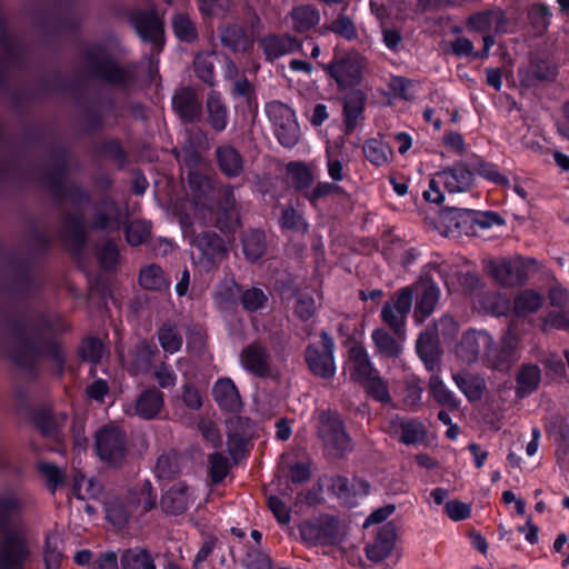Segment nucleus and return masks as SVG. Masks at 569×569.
I'll list each match as a JSON object with an SVG mask.
<instances>
[{
	"mask_svg": "<svg viewBox=\"0 0 569 569\" xmlns=\"http://www.w3.org/2000/svg\"><path fill=\"white\" fill-rule=\"evenodd\" d=\"M480 343L486 348L487 366L507 372L519 359V338L516 333L508 330L495 345L492 337L487 331H468L463 335L460 342L461 349H467L468 361H476L480 355Z\"/></svg>",
	"mask_w": 569,
	"mask_h": 569,
	"instance_id": "f257e3e1",
	"label": "nucleus"
},
{
	"mask_svg": "<svg viewBox=\"0 0 569 569\" xmlns=\"http://www.w3.org/2000/svg\"><path fill=\"white\" fill-rule=\"evenodd\" d=\"M440 217L441 220L446 222L448 229L466 234L475 232L476 226L480 229H489L493 226L506 224L505 218L491 210L479 211L457 207H445L441 210Z\"/></svg>",
	"mask_w": 569,
	"mask_h": 569,
	"instance_id": "f03ea898",
	"label": "nucleus"
},
{
	"mask_svg": "<svg viewBox=\"0 0 569 569\" xmlns=\"http://www.w3.org/2000/svg\"><path fill=\"white\" fill-rule=\"evenodd\" d=\"M266 113L273 124L274 134L286 148L296 146L300 138V128L295 111L280 101L266 104Z\"/></svg>",
	"mask_w": 569,
	"mask_h": 569,
	"instance_id": "7ed1b4c3",
	"label": "nucleus"
},
{
	"mask_svg": "<svg viewBox=\"0 0 569 569\" xmlns=\"http://www.w3.org/2000/svg\"><path fill=\"white\" fill-rule=\"evenodd\" d=\"M299 531L303 541L309 545H336L345 535L343 526L327 515L302 522Z\"/></svg>",
	"mask_w": 569,
	"mask_h": 569,
	"instance_id": "20e7f679",
	"label": "nucleus"
},
{
	"mask_svg": "<svg viewBox=\"0 0 569 569\" xmlns=\"http://www.w3.org/2000/svg\"><path fill=\"white\" fill-rule=\"evenodd\" d=\"M487 272L500 286L510 288L525 284L528 278L523 263L508 258L490 260Z\"/></svg>",
	"mask_w": 569,
	"mask_h": 569,
	"instance_id": "39448f33",
	"label": "nucleus"
},
{
	"mask_svg": "<svg viewBox=\"0 0 569 569\" xmlns=\"http://www.w3.org/2000/svg\"><path fill=\"white\" fill-rule=\"evenodd\" d=\"M306 361L310 370L319 377L331 378L335 375L333 341L326 332H322L319 346L308 347Z\"/></svg>",
	"mask_w": 569,
	"mask_h": 569,
	"instance_id": "423d86ee",
	"label": "nucleus"
},
{
	"mask_svg": "<svg viewBox=\"0 0 569 569\" xmlns=\"http://www.w3.org/2000/svg\"><path fill=\"white\" fill-rule=\"evenodd\" d=\"M437 177L449 193L467 192L473 188L476 181L470 160L456 161L452 166L438 171Z\"/></svg>",
	"mask_w": 569,
	"mask_h": 569,
	"instance_id": "0eeeda50",
	"label": "nucleus"
},
{
	"mask_svg": "<svg viewBox=\"0 0 569 569\" xmlns=\"http://www.w3.org/2000/svg\"><path fill=\"white\" fill-rule=\"evenodd\" d=\"M96 449L101 460L118 463L126 453L124 436L117 427H106L96 436Z\"/></svg>",
	"mask_w": 569,
	"mask_h": 569,
	"instance_id": "6e6552de",
	"label": "nucleus"
},
{
	"mask_svg": "<svg viewBox=\"0 0 569 569\" xmlns=\"http://www.w3.org/2000/svg\"><path fill=\"white\" fill-rule=\"evenodd\" d=\"M318 433L326 446L332 447L340 452L350 448V439L345 432L339 416L336 412L322 411L319 413Z\"/></svg>",
	"mask_w": 569,
	"mask_h": 569,
	"instance_id": "1a4fd4ad",
	"label": "nucleus"
},
{
	"mask_svg": "<svg viewBox=\"0 0 569 569\" xmlns=\"http://www.w3.org/2000/svg\"><path fill=\"white\" fill-rule=\"evenodd\" d=\"M558 73L559 70L555 63L540 57H531L529 67L518 71L520 83L525 88L535 87L538 82H553Z\"/></svg>",
	"mask_w": 569,
	"mask_h": 569,
	"instance_id": "9d476101",
	"label": "nucleus"
},
{
	"mask_svg": "<svg viewBox=\"0 0 569 569\" xmlns=\"http://www.w3.org/2000/svg\"><path fill=\"white\" fill-rule=\"evenodd\" d=\"M345 372L355 381L365 383L376 377L369 362L368 356L362 347L353 346L349 350V358L345 366Z\"/></svg>",
	"mask_w": 569,
	"mask_h": 569,
	"instance_id": "9b49d317",
	"label": "nucleus"
},
{
	"mask_svg": "<svg viewBox=\"0 0 569 569\" xmlns=\"http://www.w3.org/2000/svg\"><path fill=\"white\" fill-rule=\"evenodd\" d=\"M515 380L517 382L516 398L525 399L538 390L541 382V369L535 363H522L516 373Z\"/></svg>",
	"mask_w": 569,
	"mask_h": 569,
	"instance_id": "f8f14e48",
	"label": "nucleus"
},
{
	"mask_svg": "<svg viewBox=\"0 0 569 569\" xmlns=\"http://www.w3.org/2000/svg\"><path fill=\"white\" fill-rule=\"evenodd\" d=\"M323 68L329 71L331 77L335 78L341 87L352 86L359 80L361 74L360 64L351 58L337 60L331 64L323 66Z\"/></svg>",
	"mask_w": 569,
	"mask_h": 569,
	"instance_id": "ddd939ff",
	"label": "nucleus"
},
{
	"mask_svg": "<svg viewBox=\"0 0 569 569\" xmlns=\"http://www.w3.org/2000/svg\"><path fill=\"white\" fill-rule=\"evenodd\" d=\"M300 42L291 36H269L261 40V47L269 60L280 58L300 49Z\"/></svg>",
	"mask_w": 569,
	"mask_h": 569,
	"instance_id": "4468645a",
	"label": "nucleus"
},
{
	"mask_svg": "<svg viewBox=\"0 0 569 569\" xmlns=\"http://www.w3.org/2000/svg\"><path fill=\"white\" fill-rule=\"evenodd\" d=\"M139 36L147 41L159 44L163 33V26L160 17L154 11L137 14L134 19Z\"/></svg>",
	"mask_w": 569,
	"mask_h": 569,
	"instance_id": "2eb2a0df",
	"label": "nucleus"
},
{
	"mask_svg": "<svg viewBox=\"0 0 569 569\" xmlns=\"http://www.w3.org/2000/svg\"><path fill=\"white\" fill-rule=\"evenodd\" d=\"M241 366L256 376H264L269 370V357L259 345L248 346L240 356Z\"/></svg>",
	"mask_w": 569,
	"mask_h": 569,
	"instance_id": "dca6fc26",
	"label": "nucleus"
},
{
	"mask_svg": "<svg viewBox=\"0 0 569 569\" xmlns=\"http://www.w3.org/2000/svg\"><path fill=\"white\" fill-rule=\"evenodd\" d=\"M332 490L346 505H352L353 499L368 493L369 485L367 481L353 478L351 480L339 477L332 482Z\"/></svg>",
	"mask_w": 569,
	"mask_h": 569,
	"instance_id": "f3484780",
	"label": "nucleus"
},
{
	"mask_svg": "<svg viewBox=\"0 0 569 569\" xmlns=\"http://www.w3.org/2000/svg\"><path fill=\"white\" fill-rule=\"evenodd\" d=\"M194 246L201 252L200 259L212 264L221 260L228 250L224 241L217 234L198 236Z\"/></svg>",
	"mask_w": 569,
	"mask_h": 569,
	"instance_id": "a211bd4d",
	"label": "nucleus"
},
{
	"mask_svg": "<svg viewBox=\"0 0 569 569\" xmlns=\"http://www.w3.org/2000/svg\"><path fill=\"white\" fill-rule=\"evenodd\" d=\"M192 501V493L181 482L173 485L162 497L161 505L166 512L181 513Z\"/></svg>",
	"mask_w": 569,
	"mask_h": 569,
	"instance_id": "6ab92c4d",
	"label": "nucleus"
},
{
	"mask_svg": "<svg viewBox=\"0 0 569 569\" xmlns=\"http://www.w3.org/2000/svg\"><path fill=\"white\" fill-rule=\"evenodd\" d=\"M440 297L439 288L430 282L425 284L417 295L413 317L417 322H423L435 310Z\"/></svg>",
	"mask_w": 569,
	"mask_h": 569,
	"instance_id": "aec40b11",
	"label": "nucleus"
},
{
	"mask_svg": "<svg viewBox=\"0 0 569 569\" xmlns=\"http://www.w3.org/2000/svg\"><path fill=\"white\" fill-rule=\"evenodd\" d=\"M212 393L218 405L226 410L236 411L241 406L238 389L229 378L219 379L213 386Z\"/></svg>",
	"mask_w": 569,
	"mask_h": 569,
	"instance_id": "412c9836",
	"label": "nucleus"
},
{
	"mask_svg": "<svg viewBox=\"0 0 569 569\" xmlns=\"http://www.w3.org/2000/svg\"><path fill=\"white\" fill-rule=\"evenodd\" d=\"M416 351L428 371L433 372L439 368L440 351L432 335L428 332L420 333L416 343Z\"/></svg>",
	"mask_w": 569,
	"mask_h": 569,
	"instance_id": "4be33fe9",
	"label": "nucleus"
},
{
	"mask_svg": "<svg viewBox=\"0 0 569 569\" xmlns=\"http://www.w3.org/2000/svg\"><path fill=\"white\" fill-rule=\"evenodd\" d=\"M470 167L473 169L475 176L477 174L496 186L506 187L510 183L509 178L500 172L498 164L486 161L476 153H472L470 157Z\"/></svg>",
	"mask_w": 569,
	"mask_h": 569,
	"instance_id": "5701e85b",
	"label": "nucleus"
},
{
	"mask_svg": "<svg viewBox=\"0 0 569 569\" xmlns=\"http://www.w3.org/2000/svg\"><path fill=\"white\" fill-rule=\"evenodd\" d=\"M429 392L433 400L449 411L460 407V400L449 390L438 375H431L429 380Z\"/></svg>",
	"mask_w": 569,
	"mask_h": 569,
	"instance_id": "b1692460",
	"label": "nucleus"
},
{
	"mask_svg": "<svg viewBox=\"0 0 569 569\" xmlns=\"http://www.w3.org/2000/svg\"><path fill=\"white\" fill-rule=\"evenodd\" d=\"M453 381L469 402L481 400L486 390V381L476 375H453Z\"/></svg>",
	"mask_w": 569,
	"mask_h": 569,
	"instance_id": "393cba45",
	"label": "nucleus"
},
{
	"mask_svg": "<svg viewBox=\"0 0 569 569\" xmlns=\"http://www.w3.org/2000/svg\"><path fill=\"white\" fill-rule=\"evenodd\" d=\"M163 407V397L159 390L150 389L140 395L134 411L144 419L154 418Z\"/></svg>",
	"mask_w": 569,
	"mask_h": 569,
	"instance_id": "a878e982",
	"label": "nucleus"
},
{
	"mask_svg": "<svg viewBox=\"0 0 569 569\" xmlns=\"http://www.w3.org/2000/svg\"><path fill=\"white\" fill-rule=\"evenodd\" d=\"M543 305V297L532 290L526 289L513 298L512 309L518 317H526L537 312Z\"/></svg>",
	"mask_w": 569,
	"mask_h": 569,
	"instance_id": "bb28decb",
	"label": "nucleus"
},
{
	"mask_svg": "<svg viewBox=\"0 0 569 569\" xmlns=\"http://www.w3.org/2000/svg\"><path fill=\"white\" fill-rule=\"evenodd\" d=\"M292 28L298 32H305L315 27L319 20V11L310 4L299 6L290 13Z\"/></svg>",
	"mask_w": 569,
	"mask_h": 569,
	"instance_id": "cd10ccee",
	"label": "nucleus"
},
{
	"mask_svg": "<svg viewBox=\"0 0 569 569\" xmlns=\"http://www.w3.org/2000/svg\"><path fill=\"white\" fill-rule=\"evenodd\" d=\"M27 557L26 546L20 537L10 539L1 555L0 567L2 569H16L20 567Z\"/></svg>",
	"mask_w": 569,
	"mask_h": 569,
	"instance_id": "c85d7f7f",
	"label": "nucleus"
},
{
	"mask_svg": "<svg viewBox=\"0 0 569 569\" xmlns=\"http://www.w3.org/2000/svg\"><path fill=\"white\" fill-rule=\"evenodd\" d=\"M426 426L418 419H409L400 423V442L407 446H418L426 442Z\"/></svg>",
	"mask_w": 569,
	"mask_h": 569,
	"instance_id": "c756f323",
	"label": "nucleus"
},
{
	"mask_svg": "<svg viewBox=\"0 0 569 569\" xmlns=\"http://www.w3.org/2000/svg\"><path fill=\"white\" fill-rule=\"evenodd\" d=\"M207 110L211 127L217 131L224 130L228 122V110L217 92H211L208 97Z\"/></svg>",
	"mask_w": 569,
	"mask_h": 569,
	"instance_id": "7c9ffc66",
	"label": "nucleus"
},
{
	"mask_svg": "<svg viewBox=\"0 0 569 569\" xmlns=\"http://www.w3.org/2000/svg\"><path fill=\"white\" fill-rule=\"evenodd\" d=\"M172 104L186 121H191L199 111V103L194 99L193 92L189 89H182L177 92L172 99Z\"/></svg>",
	"mask_w": 569,
	"mask_h": 569,
	"instance_id": "2f4dec72",
	"label": "nucleus"
},
{
	"mask_svg": "<svg viewBox=\"0 0 569 569\" xmlns=\"http://www.w3.org/2000/svg\"><path fill=\"white\" fill-rule=\"evenodd\" d=\"M217 158L221 170L226 174L236 177L242 171V159L234 148L230 146L220 147L217 150Z\"/></svg>",
	"mask_w": 569,
	"mask_h": 569,
	"instance_id": "473e14b6",
	"label": "nucleus"
},
{
	"mask_svg": "<svg viewBox=\"0 0 569 569\" xmlns=\"http://www.w3.org/2000/svg\"><path fill=\"white\" fill-rule=\"evenodd\" d=\"M480 308L495 317L506 316L510 308V301L498 292L487 291L479 298Z\"/></svg>",
	"mask_w": 569,
	"mask_h": 569,
	"instance_id": "72a5a7b5",
	"label": "nucleus"
},
{
	"mask_svg": "<svg viewBox=\"0 0 569 569\" xmlns=\"http://www.w3.org/2000/svg\"><path fill=\"white\" fill-rule=\"evenodd\" d=\"M221 41L233 51H246L252 46V40L238 26H230L221 31Z\"/></svg>",
	"mask_w": 569,
	"mask_h": 569,
	"instance_id": "f704fd0d",
	"label": "nucleus"
},
{
	"mask_svg": "<svg viewBox=\"0 0 569 569\" xmlns=\"http://www.w3.org/2000/svg\"><path fill=\"white\" fill-rule=\"evenodd\" d=\"M139 281L141 287L148 290H162L169 287L163 271L157 266H148L140 272Z\"/></svg>",
	"mask_w": 569,
	"mask_h": 569,
	"instance_id": "c9c22d12",
	"label": "nucleus"
},
{
	"mask_svg": "<svg viewBox=\"0 0 569 569\" xmlns=\"http://www.w3.org/2000/svg\"><path fill=\"white\" fill-rule=\"evenodd\" d=\"M552 13L545 3H535L528 10V19L531 27L539 33L548 30Z\"/></svg>",
	"mask_w": 569,
	"mask_h": 569,
	"instance_id": "e433bc0d",
	"label": "nucleus"
},
{
	"mask_svg": "<svg viewBox=\"0 0 569 569\" xmlns=\"http://www.w3.org/2000/svg\"><path fill=\"white\" fill-rule=\"evenodd\" d=\"M154 355V348L148 342H140L134 351L131 362L128 365L129 370L139 373L149 369Z\"/></svg>",
	"mask_w": 569,
	"mask_h": 569,
	"instance_id": "4c0bfd02",
	"label": "nucleus"
},
{
	"mask_svg": "<svg viewBox=\"0 0 569 569\" xmlns=\"http://www.w3.org/2000/svg\"><path fill=\"white\" fill-rule=\"evenodd\" d=\"M122 569H156L152 557L144 550H128L121 559Z\"/></svg>",
	"mask_w": 569,
	"mask_h": 569,
	"instance_id": "58836bf2",
	"label": "nucleus"
},
{
	"mask_svg": "<svg viewBox=\"0 0 569 569\" xmlns=\"http://www.w3.org/2000/svg\"><path fill=\"white\" fill-rule=\"evenodd\" d=\"M391 551L390 530L385 527L373 543L367 547V556L371 561H381Z\"/></svg>",
	"mask_w": 569,
	"mask_h": 569,
	"instance_id": "ea45409f",
	"label": "nucleus"
},
{
	"mask_svg": "<svg viewBox=\"0 0 569 569\" xmlns=\"http://www.w3.org/2000/svg\"><path fill=\"white\" fill-rule=\"evenodd\" d=\"M371 11L380 22L383 42L388 48H391V31L389 29L390 7L389 2L385 0H371Z\"/></svg>",
	"mask_w": 569,
	"mask_h": 569,
	"instance_id": "a19ab883",
	"label": "nucleus"
},
{
	"mask_svg": "<svg viewBox=\"0 0 569 569\" xmlns=\"http://www.w3.org/2000/svg\"><path fill=\"white\" fill-rule=\"evenodd\" d=\"M266 241L264 236L260 231H251L246 234L243 239V253L251 260H258L264 252Z\"/></svg>",
	"mask_w": 569,
	"mask_h": 569,
	"instance_id": "79ce46f5",
	"label": "nucleus"
},
{
	"mask_svg": "<svg viewBox=\"0 0 569 569\" xmlns=\"http://www.w3.org/2000/svg\"><path fill=\"white\" fill-rule=\"evenodd\" d=\"M419 84L417 80L393 76V99L400 98L406 101L416 99Z\"/></svg>",
	"mask_w": 569,
	"mask_h": 569,
	"instance_id": "37998d69",
	"label": "nucleus"
},
{
	"mask_svg": "<svg viewBox=\"0 0 569 569\" xmlns=\"http://www.w3.org/2000/svg\"><path fill=\"white\" fill-rule=\"evenodd\" d=\"M541 329L545 332L552 329L569 332V309L549 311L542 321Z\"/></svg>",
	"mask_w": 569,
	"mask_h": 569,
	"instance_id": "c03bdc74",
	"label": "nucleus"
},
{
	"mask_svg": "<svg viewBox=\"0 0 569 569\" xmlns=\"http://www.w3.org/2000/svg\"><path fill=\"white\" fill-rule=\"evenodd\" d=\"M158 339L163 348V350L168 353H174L180 350L182 345V339L177 332L176 328L170 325H164L158 333Z\"/></svg>",
	"mask_w": 569,
	"mask_h": 569,
	"instance_id": "a18cd8bd",
	"label": "nucleus"
},
{
	"mask_svg": "<svg viewBox=\"0 0 569 569\" xmlns=\"http://www.w3.org/2000/svg\"><path fill=\"white\" fill-rule=\"evenodd\" d=\"M546 433L553 442L569 438V422L562 416H553L546 425Z\"/></svg>",
	"mask_w": 569,
	"mask_h": 569,
	"instance_id": "49530a36",
	"label": "nucleus"
},
{
	"mask_svg": "<svg viewBox=\"0 0 569 569\" xmlns=\"http://www.w3.org/2000/svg\"><path fill=\"white\" fill-rule=\"evenodd\" d=\"M422 392L423 389L419 379L412 378L407 381L402 398L403 406L410 410H416L420 406Z\"/></svg>",
	"mask_w": 569,
	"mask_h": 569,
	"instance_id": "de8ad7c7",
	"label": "nucleus"
},
{
	"mask_svg": "<svg viewBox=\"0 0 569 569\" xmlns=\"http://www.w3.org/2000/svg\"><path fill=\"white\" fill-rule=\"evenodd\" d=\"M100 491V487L93 479H88L83 475H77L73 481V492L77 498L84 500L94 497Z\"/></svg>",
	"mask_w": 569,
	"mask_h": 569,
	"instance_id": "09e8293b",
	"label": "nucleus"
},
{
	"mask_svg": "<svg viewBox=\"0 0 569 569\" xmlns=\"http://www.w3.org/2000/svg\"><path fill=\"white\" fill-rule=\"evenodd\" d=\"M493 14V10H481L470 14L467 19V23L472 30L477 32H487L492 27Z\"/></svg>",
	"mask_w": 569,
	"mask_h": 569,
	"instance_id": "8fccbe9b",
	"label": "nucleus"
},
{
	"mask_svg": "<svg viewBox=\"0 0 569 569\" xmlns=\"http://www.w3.org/2000/svg\"><path fill=\"white\" fill-rule=\"evenodd\" d=\"M214 54H199L194 60V68L198 77L204 82L213 83Z\"/></svg>",
	"mask_w": 569,
	"mask_h": 569,
	"instance_id": "3c124183",
	"label": "nucleus"
},
{
	"mask_svg": "<svg viewBox=\"0 0 569 569\" xmlns=\"http://www.w3.org/2000/svg\"><path fill=\"white\" fill-rule=\"evenodd\" d=\"M149 224L144 221H132L126 229L127 241L131 246H138L142 243L149 236Z\"/></svg>",
	"mask_w": 569,
	"mask_h": 569,
	"instance_id": "603ef678",
	"label": "nucleus"
},
{
	"mask_svg": "<svg viewBox=\"0 0 569 569\" xmlns=\"http://www.w3.org/2000/svg\"><path fill=\"white\" fill-rule=\"evenodd\" d=\"M361 113V100L357 96L348 98L345 103V117L346 124L349 130H352L357 126Z\"/></svg>",
	"mask_w": 569,
	"mask_h": 569,
	"instance_id": "864d4df0",
	"label": "nucleus"
},
{
	"mask_svg": "<svg viewBox=\"0 0 569 569\" xmlns=\"http://www.w3.org/2000/svg\"><path fill=\"white\" fill-rule=\"evenodd\" d=\"M450 53L457 58H469L471 60H476L473 42L466 37H457L455 40L450 41Z\"/></svg>",
	"mask_w": 569,
	"mask_h": 569,
	"instance_id": "5fc2aeb1",
	"label": "nucleus"
},
{
	"mask_svg": "<svg viewBox=\"0 0 569 569\" xmlns=\"http://www.w3.org/2000/svg\"><path fill=\"white\" fill-rule=\"evenodd\" d=\"M176 36L182 41H191L196 38V28L192 21L186 16H177L173 20Z\"/></svg>",
	"mask_w": 569,
	"mask_h": 569,
	"instance_id": "6e6d98bb",
	"label": "nucleus"
},
{
	"mask_svg": "<svg viewBox=\"0 0 569 569\" xmlns=\"http://www.w3.org/2000/svg\"><path fill=\"white\" fill-rule=\"evenodd\" d=\"M446 515L453 521H462L471 516L470 505L460 500H450L445 505Z\"/></svg>",
	"mask_w": 569,
	"mask_h": 569,
	"instance_id": "4d7b16f0",
	"label": "nucleus"
},
{
	"mask_svg": "<svg viewBox=\"0 0 569 569\" xmlns=\"http://www.w3.org/2000/svg\"><path fill=\"white\" fill-rule=\"evenodd\" d=\"M238 291L237 283L232 279H226L214 293L216 302L221 307L227 306L234 300Z\"/></svg>",
	"mask_w": 569,
	"mask_h": 569,
	"instance_id": "13d9d810",
	"label": "nucleus"
},
{
	"mask_svg": "<svg viewBox=\"0 0 569 569\" xmlns=\"http://www.w3.org/2000/svg\"><path fill=\"white\" fill-rule=\"evenodd\" d=\"M267 296L261 289L252 288L243 292L242 305L248 311H256L264 306Z\"/></svg>",
	"mask_w": 569,
	"mask_h": 569,
	"instance_id": "bf43d9fd",
	"label": "nucleus"
},
{
	"mask_svg": "<svg viewBox=\"0 0 569 569\" xmlns=\"http://www.w3.org/2000/svg\"><path fill=\"white\" fill-rule=\"evenodd\" d=\"M288 173L298 188H305L311 183V173L308 168L299 162L288 164Z\"/></svg>",
	"mask_w": 569,
	"mask_h": 569,
	"instance_id": "052dcab7",
	"label": "nucleus"
},
{
	"mask_svg": "<svg viewBox=\"0 0 569 569\" xmlns=\"http://www.w3.org/2000/svg\"><path fill=\"white\" fill-rule=\"evenodd\" d=\"M103 345L99 339L90 338L82 342L81 355L90 362H97L103 355Z\"/></svg>",
	"mask_w": 569,
	"mask_h": 569,
	"instance_id": "680f3d73",
	"label": "nucleus"
},
{
	"mask_svg": "<svg viewBox=\"0 0 569 569\" xmlns=\"http://www.w3.org/2000/svg\"><path fill=\"white\" fill-rule=\"evenodd\" d=\"M97 73L109 82H122L124 72L110 60L101 62L97 68Z\"/></svg>",
	"mask_w": 569,
	"mask_h": 569,
	"instance_id": "e2e57ef3",
	"label": "nucleus"
},
{
	"mask_svg": "<svg viewBox=\"0 0 569 569\" xmlns=\"http://www.w3.org/2000/svg\"><path fill=\"white\" fill-rule=\"evenodd\" d=\"M268 506L271 512L277 518L278 522L281 525L289 523L291 517H290V508L286 502H283L279 497L277 496H270L268 499Z\"/></svg>",
	"mask_w": 569,
	"mask_h": 569,
	"instance_id": "0e129e2a",
	"label": "nucleus"
},
{
	"mask_svg": "<svg viewBox=\"0 0 569 569\" xmlns=\"http://www.w3.org/2000/svg\"><path fill=\"white\" fill-rule=\"evenodd\" d=\"M58 537L51 536L47 538V547H46V553H44V561L47 569H58L60 559H61V552L58 550Z\"/></svg>",
	"mask_w": 569,
	"mask_h": 569,
	"instance_id": "69168bd1",
	"label": "nucleus"
},
{
	"mask_svg": "<svg viewBox=\"0 0 569 569\" xmlns=\"http://www.w3.org/2000/svg\"><path fill=\"white\" fill-rule=\"evenodd\" d=\"M229 462L220 453L211 455L210 458V473L214 482L221 481L228 473Z\"/></svg>",
	"mask_w": 569,
	"mask_h": 569,
	"instance_id": "338daca9",
	"label": "nucleus"
},
{
	"mask_svg": "<svg viewBox=\"0 0 569 569\" xmlns=\"http://www.w3.org/2000/svg\"><path fill=\"white\" fill-rule=\"evenodd\" d=\"M549 303L559 309H569V291L561 286H555L548 292Z\"/></svg>",
	"mask_w": 569,
	"mask_h": 569,
	"instance_id": "774afa93",
	"label": "nucleus"
}]
</instances>
